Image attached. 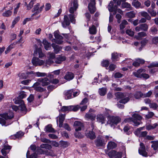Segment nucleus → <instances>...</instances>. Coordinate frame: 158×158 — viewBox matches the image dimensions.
<instances>
[{
    "label": "nucleus",
    "instance_id": "nucleus-1",
    "mask_svg": "<svg viewBox=\"0 0 158 158\" xmlns=\"http://www.w3.org/2000/svg\"><path fill=\"white\" fill-rule=\"evenodd\" d=\"M0 116L1 117V118L0 117V124L2 126H5L8 125L9 124H6L5 120L3 118H4L6 120H7L11 119L14 117L13 113L11 112H9L3 114H0Z\"/></svg>",
    "mask_w": 158,
    "mask_h": 158
},
{
    "label": "nucleus",
    "instance_id": "nucleus-2",
    "mask_svg": "<svg viewBox=\"0 0 158 158\" xmlns=\"http://www.w3.org/2000/svg\"><path fill=\"white\" fill-rule=\"evenodd\" d=\"M108 138L109 137L107 135L99 137L95 140V144L97 147H103L106 145Z\"/></svg>",
    "mask_w": 158,
    "mask_h": 158
},
{
    "label": "nucleus",
    "instance_id": "nucleus-3",
    "mask_svg": "<svg viewBox=\"0 0 158 158\" xmlns=\"http://www.w3.org/2000/svg\"><path fill=\"white\" fill-rule=\"evenodd\" d=\"M69 17L70 18V20L67 15H65L64 17V21L62 22V25L63 27L65 28L67 26H69L70 23V21L73 23H75V17L74 15L72 14H70L69 15Z\"/></svg>",
    "mask_w": 158,
    "mask_h": 158
},
{
    "label": "nucleus",
    "instance_id": "nucleus-4",
    "mask_svg": "<svg viewBox=\"0 0 158 158\" xmlns=\"http://www.w3.org/2000/svg\"><path fill=\"white\" fill-rule=\"evenodd\" d=\"M117 10L118 12L121 15L123 14V11L120 9H117V6L115 5L109 9V12H110V16L109 17V22L112 21L113 19V15H115Z\"/></svg>",
    "mask_w": 158,
    "mask_h": 158
},
{
    "label": "nucleus",
    "instance_id": "nucleus-5",
    "mask_svg": "<svg viewBox=\"0 0 158 158\" xmlns=\"http://www.w3.org/2000/svg\"><path fill=\"white\" fill-rule=\"evenodd\" d=\"M121 118L118 116H109V124H110L111 127L114 128V125H117V124L120 122Z\"/></svg>",
    "mask_w": 158,
    "mask_h": 158
},
{
    "label": "nucleus",
    "instance_id": "nucleus-6",
    "mask_svg": "<svg viewBox=\"0 0 158 158\" xmlns=\"http://www.w3.org/2000/svg\"><path fill=\"white\" fill-rule=\"evenodd\" d=\"M91 126L92 131H90L86 130L85 132V135L87 137L92 139L95 138L96 135L95 133L93 131L94 128V124H91Z\"/></svg>",
    "mask_w": 158,
    "mask_h": 158
},
{
    "label": "nucleus",
    "instance_id": "nucleus-7",
    "mask_svg": "<svg viewBox=\"0 0 158 158\" xmlns=\"http://www.w3.org/2000/svg\"><path fill=\"white\" fill-rule=\"evenodd\" d=\"M95 5V0H90L88 7L89 10L91 14H93L96 10Z\"/></svg>",
    "mask_w": 158,
    "mask_h": 158
},
{
    "label": "nucleus",
    "instance_id": "nucleus-8",
    "mask_svg": "<svg viewBox=\"0 0 158 158\" xmlns=\"http://www.w3.org/2000/svg\"><path fill=\"white\" fill-rule=\"evenodd\" d=\"M55 57V53L49 52L48 54V59L46 61V64L50 65L54 63L53 59Z\"/></svg>",
    "mask_w": 158,
    "mask_h": 158
},
{
    "label": "nucleus",
    "instance_id": "nucleus-9",
    "mask_svg": "<svg viewBox=\"0 0 158 158\" xmlns=\"http://www.w3.org/2000/svg\"><path fill=\"white\" fill-rule=\"evenodd\" d=\"M122 153L121 152H117L115 150H111L109 152V157L113 158H121Z\"/></svg>",
    "mask_w": 158,
    "mask_h": 158
},
{
    "label": "nucleus",
    "instance_id": "nucleus-10",
    "mask_svg": "<svg viewBox=\"0 0 158 158\" xmlns=\"http://www.w3.org/2000/svg\"><path fill=\"white\" fill-rule=\"evenodd\" d=\"M40 6V4L39 3H37L36 5L34 6L33 10L35 12L34 14L32 15L31 16L32 17L38 14L39 13H40L41 11L44 7V5H43L39 7Z\"/></svg>",
    "mask_w": 158,
    "mask_h": 158
},
{
    "label": "nucleus",
    "instance_id": "nucleus-11",
    "mask_svg": "<svg viewBox=\"0 0 158 158\" xmlns=\"http://www.w3.org/2000/svg\"><path fill=\"white\" fill-rule=\"evenodd\" d=\"M54 34L55 38L57 39L56 40L55 42L58 44H61L63 42L62 40L63 37L59 34V32L56 31L54 32Z\"/></svg>",
    "mask_w": 158,
    "mask_h": 158
},
{
    "label": "nucleus",
    "instance_id": "nucleus-12",
    "mask_svg": "<svg viewBox=\"0 0 158 158\" xmlns=\"http://www.w3.org/2000/svg\"><path fill=\"white\" fill-rule=\"evenodd\" d=\"M31 62L33 65L35 66L42 65L44 63L43 60L39 59L38 58L36 57H33Z\"/></svg>",
    "mask_w": 158,
    "mask_h": 158
},
{
    "label": "nucleus",
    "instance_id": "nucleus-13",
    "mask_svg": "<svg viewBox=\"0 0 158 158\" xmlns=\"http://www.w3.org/2000/svg\"><path fill=\"white\" fill-rule=\"evenodd\" d=\"M140 147L139 149V152L140 154L143 156L146 157L147 156V153L145 150V147L143 143H141L140 144Z\"/></svg>",
    "mask_w": 158,
    "mask_h": 158
},
{
    "label": "nucleus",
    "instance_id": "nucleus-14",
    "mask_svg": "<svg viewBox=\"0 0 158 158\" xmlns=\"http://www.w3.org/2000/svg\"><path fill=\"white\" fill-rule=\"evenodd\" d=\"M78 7L77 3L76 1H74L70 3V7L69 10V12L71 13H73Z\"/></svg>",
    "mask_w": 158,
    "mask_h": 158
},
{
    "label": "nucleus",
    "instance_id": "nucleus-15",
    "mask_svg": "<svg viewBox=\"0 0 158 158\" xmlns=\"http://www.w3.org/2000/svg\"><path fill=\"white\" fill-rule=\"evenodd\" d=\"M66 59V57L65 56L61 55H58L56 58L55 57L54 60L56 64H60L62 62L64 61Z\"/></svg>",
    "mask_w": 158,
    "mask_h": 158
},
{
    "label": "nucleus",
    "instance_id": "nucleus-16",
    "mask_svg": "<svg viewBox=\"0 0 158 158\" xmlns=\"http://www.w3.org/2000/svg\"><path fill=\"white\" fill-rule=\"evenodd\" d=\"M38 81L43 86H45L48 85L50 83V81L47 77L44 78H39L38 80Z\"/></svg>",
    "mask_w": 158,
    "mask_h": 158
},
{
    "label": "nucleus",
    "instance_id": "nucleus-17",
    "mask_svg": "<svg viewBox=\"0 0 158 158\" xmlns=\"http://www.w3.org/2000/svg\"><path fill=\"white\" fill-rule=\"evenodd\" d=\"M133 122L134 124V126H138L140 124V123L134 119L133 118H125L123 122L125 123H131Z\"/></svg>",
    "mask_w": 158,
    "mask_h": 158
},
{
    "label": "nucleus",
    "instance_id": "nucleus-18",
    "mask_svg": "<svg viewBox=\"0 0 158 158\" xmlns=\"http://www.w3.org/2000/svg\"><path fill=\"white\" fill-rule=\"evenodd\" d=\"M73 126L76 131L81 130L82 128L84 127L83 124L78 121H76L74 122Z\"/></svg>",
    "mask_w": 158,
    "mask_h": 158
},
{
    "label": "nucleus",
    "instance_id": "nucleus-19",
    "mask_svg": "<svg viewBox=\"0 0 158 158\" xmlns=\"http://www.w3.org/2000/svg\"><path fill=\"white\" fill-rule=\"evenodd\" d=\"M65 114H60L57 118V123L58 124V121L59 123V127H62L63 123L65 119Z\"/></svg>",
    "mask_w": 158,
    "mask_h": 158
},
{
    "label": "nucleus",
    "instance_id": "nucleus-20",
    "mask_svg": "<svg viewBox=\"0 0 158 158\" xmlns=\"http://www.w3.org/2000/svg\"><path fill=\"white\" fill-rule=\"evenodd\" d=\"M11 147L9 146L5 145L4 148L2 150L1 152L4 156H6V154L9 152V150L10 149Z\"/></svg>",
    "mask_w": 158,
    "mask_h": 158
},
{
    "label": "nucleus",
    "instance_id": "nucleus-21",
    "mask_svg": "<svg viewBox=\"0 0 158 158\" xmlns=\"http://www.w3.org/2000/svg\"><path fill=\"white\" fill-rule=\"evenodd\" d=\"M40 84L39 82H36L33 85V87L34 89L38 91L42 92L44 91V89L43 88L40 86Z\"/></svg>",
    "mask_w": 158,
    "mask_h": 158
},
{
    "label": "nucleus",
    "instance_id": "nucleus-22",
    "mask_svg": "<svg viewBox=\"0 0 158 158\" xmlns=\"http://www.w3.org/2000/svg\"><path fill=\"white\" fill-rule=\"evenodd\" d=\"M34 56H38L40 58H41L44 56V54L42 53L41 49L40 48H38L35 50L34 53Z\"/></svg>",
    "mask_w": 158,
    "mask_h": 158
},
{
    "label": "nucleus",
    "instance_id": "nucleus-23",
    "mask_svg": "<svg viewBox=\"0 0 158 158\" xmlns=\"http://www.w3.org/2000/svg\"><path fill=\"white\" fill-rule=\"evenodd\" d=\"M96 119L97 121L103 124L105 123V117L102 114H98L97 115Z\"/></svg>",
    "mask_w": 158,
    "mask_h": 158
},
{
    "label": "nucleus",
    "instance_id": "nucleus-24",
    "mask_svg": "<svg viewBox=\"0 0 158 158\" xmlns=\"http://www.w3.org/2000/svg\"><path fill=\"white\" fill-rule=\"evenodd\" d=\"M135 61L133 63L132 65L135 67H138L139 66L140 64H143L144 60L140 58H137L135 59Z\"/></svg>",
    "mask_w": 158,
    "mask_h": 158
},
{
    "label": "nucleus",
    "instance_id": "nucleus-25",
    "mask_svg": "<svg viewBox=\"0 0 158 158\" xmlns=\"http://www.w3.org/2000/svg\"><path fill=\"white\" fill-rule=\"evenodd\" d=\"M73 92V91L72 90L64 91V94L65 95V98L66 99L71 98L72 97Z\"/></svg>",
    "mask_w": 158,
    "mask_h": 158
},
{
    "label": "nucleus",
    "instance_id": "nucleus-26",
    "mask_svg": "<svg viewBox=\"0 0 158 158\" xmlns=\"http://www.w3.org/2000/svg\"><path fill=\"white\" fill-rule=\"evenodd\" d=\"M134 97L136 99L143 98V94L140 91H137L134 94Z\"/></svg>",
    "mask_w": 158,
    "mask_h": 158
},
{
    "label": "nucleus",
    "instance_id": "nucleus-27",
    "mask_svg": "<svg viewBox=\"0 0 158 158\" xmlns=\"http://www.w3.org/2000/svg\"><path fill=\"white\" fill-rule=\"evenodd\" d=\"M74 78L73 74L71 72H68L65 74L64 78L68 81H70Z\"/></svg>",
    "mask_w": 158,
    "mask_h": 158
},
{
    "label": "nucleus",
    "instance_id": "nucleus-28",
    "mask_svg": "<svg viewBox=\"0 0 158 158\" xmlns=\"http://www.w3.org/2000/svg\"><path fill=\"white\" fill-rule=\"evenodd\" d=\"M158 30L155 26H152L149 29V32L152 35H156L157 33Z\"/></svg>",
    "mask_w": 158,
    "mask_h": 158
},
{
    "label": "nucleus",
    "instance_id": "nucleus-29",
    "mask_svg": "<svg viewBox=\"0 0 158 158\" xmlns=\"http://www.w3.org/2000/svg\"><path fill=\"white\" fill-rule=\"evenodd\" d=\"M23 132L19 131L17 132V133L14 135L11 136V138L12 139H15L16 138L19 139L21 138L23 135Z\"/></svg>",
    "mask_w": 158,
    "mask_h": 158
},
{
    "label": "nucleus",
    "instance_id": "nucleus-30",
    "mask_svg": "<svg viewBox=\"0 0 158 158\" xmlns=\"http://www.w3.org/2000/svg\"><path fill=\"white\" fill-rule=\"evenodd\" d=\"M96 117V115L93 114L87 113L85 116V117L86 118L89 119L92 121L95 120Z\"/></svg>",
    "mask_w": 158,
    "mask_h": 158
},
{
    "label": "nucleus",
    "instance_id": "nucleus-31",
    "mask_svg": "<svg viewBox=\"0 0 158 158\" xmlns=\"http://www.w3.org/2000/svg\"><path fill=\"white\" fill-rule=\"evenodd\" d=\"M52 47L54 49L55 52L57 54L61 49V48L58 45H56L55 44L53 43L52 44Z\"/></svg>",
    "mask_w": 158,
    "mask_h": 158
},
{
    "label": "nucleus",
    "instance_id": "nucleus-32",
    "mask_svg": "<svg viewBox=\"0 0 158 158\" xmlns=\"http://www.w3.org/2000/svg\"><path fill=\"white\" fill-rule=\"evenodd\" d=\"M27 78H29L30 79H31L34 78V77H35V73L33 72V71L28 72L26 73Z\"/></svg>",
    "mask_w": 158,
    "mask_h": 158
},
{
    "label": "nucleus",
    "instance_id": "nucleus-33",
    "mask_svg": "<svg viewBox=\"0 0 158 158\" xmlns=\"http://www.w3.org/2000/svg\"><path fill=\"white\" fill-rule=\"evenodd\" d=\"M122 7L123 8H128L129 10H131L132 9V7H131V5L130 3L126 2L122 3Z\"/></svg>",
    "mask_w": 158,
    "mask_h": 158
},
{
    "label": "nucleus",
    "instance_id": "nucleus-34",
    "mask_svg": "<svg viewBox=\"0 0 158 158\" xmlns=\"http://www.w3.org/2000/svg\"><path fill=\"white\" fill-rule=\"evenodd\" d=\"M43 44L44 45V48L46 50H48L51 48L50 44L48 43L45 39L43 40Z\"/></svg>",
    "mask_w": 158,
    "mask_h": 158
},
{
    "label": "nucleus",
    "instance_id": "nucleus-35",
    "mask_svg": "<svg viewBox=\"0 0 158 158\" xmlns=\"http://www.w3.org/2000/svg\"><path fill=\"white\" fill-rule=\"evenodd\" d=\"M146 36L147 34L145 32L142 31L138 33L136 37L138 39L141 40L142 39V37H144Z\"/></svg>",
    "mask_w": 158,
    "mask_h": 158
},
{
    "label": "nucleus",
    "instance_id": "nucleus-36",
    "mask_svg": "<svg viewBox=\"0 0 158 158\" xmlns=\"http://www.w3.org/2000/svg\"><path fill=\"white\" fill-rule=\"evenodd\" d=\"M140 15H141L144 17L146 19L148 20H150L151 19V16L149 15L146 12L142 11L140 12Z\"/></svg>",
    "mask_w": 158,
    "mask_h": 158
},
{
    "label": "nucleus",
    "instance_id": "nucleus-37",
    "mask_svg": "<svg viewBox=\"0 0 158 158\" xmlns=\"http://www.w3.org/2000/svg\"><path fill=\"white\" fill-rule=\"evenodd\" d=\"M119 54L117 52H113L111 54V59L113 61L118 60L119 58Z\"/></svg>",
    "mask_w": 158,
    "mask_h": 158
},
{
    "label": "nucleus",
    "instance_id": "nucleus-38",
    "mask_svg": "<svg viewBox=\"0 0 158 158\" xmlns=\"http://www.w3.org/2000/svg\"><path fill=\"white\" fill-rule=\"evenodd\" d=\"M45 131L49 132H54L55 131L54 129L52 127V126L50 125H48L45 127Z\"/></svg>",
    "mask_w": 158,
    "mask_h": 158
},
{
    "label": "nucleus",
    "instance_id": "nucleus-39",
    "mask_svg": "<svg viewBox=\"0 0 158 158\" xmlns=\"http://www.w3.org/2000/svg\"><path fill=\"white\" fill-rule=\"evenodd\" d=\"M151 143H152V144L151 146L152 148H153L154 150H156L158 148V141H151Z\"/></svg>",
    "mask_w": 158,
    "mask_h": 158
},
{
    "label": "nucleus",
    "instance_id": "nucleus-40",
    "mask_svg": "<svg viewBox=\"0 0 158 158\" xmlns=\"http://www.w3.org/2000/svg\"><path fill=\"white\" fill-rule=\"evenodd\" d=\"M89 33L91 34H95L96 33V29L94 25L89 27Z\"/></svg>",
    "mask_w": 158,
    "mask_h": 158
},
{
    "label": "nucleus",
    "instance_id": "nucleus-41",
    "mask_svg": "<svg viewBox=\"0 0 158 158\" xmlns=\"http://www.w3.org/2000/svg\"><path fill=\"white\" fill-rule=\"evenodd\" d=\"M70 111V106H63L61 109L60 110V111L61 112H69Z\"/></svg>",
    "mask_w": 158,
    "mask_h": 158
},
{
    "label": "nucleus",
    "instance_id": "nucleus-42",
    "mask_svg": "<svg viewBox=\"0 0 158 158\" xmlns=\"http://www.w3.org/2000/svg\"><path fill=\"white\" fill-rule=\"evenodd\" d=\"M148 42V40L146 38H144L141 42V47L139 48V50L141 51L142 48Z\"/></svg>",
    "mask_w": 158,
    "mask_h": 158
},
{
    "label": "nucleus",
    "instance_id": "nucleus-43",
    "mask_svg": "<svg viewBox=\"0 0 158 158\" xmlns=\"http://www.w3.org/2000/svg\"><path fill=\"white\" fill-rule=\"evenodd\" d=\"M132 117L133 118L137 121V120H140L142 119V117L140 115L137 114H133Z\"/></svg>",
    "mask_w": 158,
    "mask_h": 158
},
{
    "label": "nucleus",
    "instance_id": "nucleus-44",
    "mask_svg": "<svg viewBox=\"0 0 158 158\" xmlns=\"http://www.w3.org/2000/svg\"><path fill=\"white\" fill-rule=\"evenodd\" d=\"M98 93L101 96H103L106 94V89L105 88L99 89Z\"/></svg>",
    "mask_w": 158,
    "mask_h": 158
},
{
    "label": "nucleus",
    "instance_id": "nucleus-45",
    "mask_svg": "<svg viewBox=\"0 0 158 158\" xmlns=\"http://www.w3.org/2000/svg\"><path fill=\"white\" fill-rule=\"evenodd\" d=\"M158 126V124L157 123H155L152 125H148L146 126V129L148 130L154 129Z\"/></svg>",
    "mask_w": 158,
    "mask_h": 158
},
{
    "label": "nucleus",
    "instance_id": "nucleus-46",
    "mask_svg": "<svg viewBox=\"0 0 158 158\" xmlns=\"http://www.w3.org/2000/svg\"><path fill=\"white\" fill-rule=\"evenodd\" d=\"M116 96L118 98L122 99L126 97L127 95L126 94L121 92H118L116 94Z\"/></svg>",
    "mask_w": 158,
    "mask_h": 158
},
{
    "label": "nucleus",
    "instance_id": "nucleus-47",
    "mask_svg": "<svg viewBox=\"0 0 158 158\" xmlns=\"http://www.w3.org/2000/svg\"><path fill=\"white\" fill-rule=\"evenodd\" d=\"M18 76L19 79H27L26 73H20L18 74Z\"/></svg>",
    "mask_w": 158,
    "mask_h": 158
},
{
    "label": "nucleus",
    "instance_id": "nucleus-48",
    "mask_svg": "<svg viewBox=\"0 0 158 158\" xmlns=\"http://www.w3.org/2000/svg\"><path fill=\"white\" fill-rule=\"evenodd\" d=\"M29 151H28L26 154V156L27 158H36L37 155L35 153H34L31 154V155L29 156Z\"/></svg>",
    "mask_w": 158,
    "mask_h": 158
},
{
    "label": "nucleus",
    "instance_id": "nucleus-49",
    "mask_svg": "<svg viewBox=\"0 0 158 158\" xmlns=\"http://www.w3.org/2000/svg\"><path fill=\"white\" fill-rule=\"evenodd\" d=\"M135 14L133 11L128 12L126 14V15L128 17L132 18L135 17Z\"/></svg>",
    "mask_w": 158,
    "mask_h": 158
},
{
    "label": "nucleus",
    "instance_id": "nucleus-50",
    "mask_svg": "<svg viewBox=\"0 0 158 158\" xmlns=\"http://www.w3.org/2000/svg\"><path fill=\"white\" fill-rule=\"evenodd\" d=\"M102 65L106 68V69H108V67L109 65V61L108 60H103L102 63Z\"/></svg>",
    "mask_w": 158,
    "mask_h": 158
},
{
    "label": "nucleus",
    "instance_id": "nucleus-51",
    "mask_svg": "<svg viewBox=\"0 0 158 158\" xmlns=\"http://www.w3.org/2000/svg\"><path fill=\"white\" fill-rule=\"evenodd\" d=\"M80 108L79 105L70 106V111H76L78 110Z\"/></svg>",
    "mask_w": 158,
    "mask_h": 158
},
{
    "label": "nucleus",
    "instance_id": "nucleus-52",
    "mask_svg": "<svg viewBox=\"0 0 158 158\" xmlns=\"http://www.w3.org/2000/svg\"><path fill=\"white\" fill-rule=\"evenodd\" d=\"M130 99L128 97H125L120 100L119 102L120 103L125 104L128 102L129 101Z\"/></svg>",
    "mask_w": 158,
    "mask_h": 158
},
{
    "label": "nucleus",
    "instance_id": "nucleus-53",
    "mask_svg": "<svg viewBox=\"0 0 158 158\" xmlns=\"http://www.w3.org/2000/svg\"><path fill=\"white\" fill-rule=\"evenodd\" d=\"M117 146V144L114 142H109V149L115 148Z\"/></svg>",
    "mask_w": 158,
    "mask_h": 158
},
{
    "label": "nucleus",
    "instance_id": "nucleus-54",
    "mask_svg": "<svg viewBox=\"0 0 158 158\" xmlns=\"http://www.w3.org/2000/svg\"><path fill=\"white\" fill-rule=\"evenodd\" d=\"M142 31H147L148 29V26L146 23H143L140 24Z\"/></svg>",
    "mask_w": 158,
    "mask_h": 158
},
{
    "label": "nucleus",
    "instance_id": "nucleus-55",
    "mask_svg": "<svg viewBox=\"0 0 158 158\" xmlns=\"http://www.w3.org/2000/svg\"><path fill=\"white\" fill-rule=\"evenodd\" d=\"M148 12L152 16L155 17L156 15V12L153 9L149 8L148 10Z\"/></svg>",
    "mask_w": 158,
    "mask_h": 158
},
{
    "label": "nucleus",
    "instance_id": "nucleus-56",
    "mask_svg": "<svg viewBox=\"0 0 158 158\" xmlns=\"http://www.w3.org/2000/svg\"><path fill=\"white\" fill-rule=\"evenodd\" d=\"M12 14V12L10 10H8L4 12L2 15L4 17H8L10 16Z\"/></svg>",
    "mask_w": 158,
    "mask_h": 158
},
{
    "label": "nucleus",
    "instance_id": "nucleus-57",
    "mask_svg": "<svg viewBox=\"0 0 158 158\" xmlns=\"http://www.w3.org/2000/svg\"><path fill=\"white\" fill-rule=\"evenodd\" d=\"M150 108H152L154 110L156 109L158 107V105L157 103L155 102H151L149 105Z\"/></svg>",
    "mask_w": 158,
    "mask_h": 158
},
{
    "label": "nucleus",
    "instance_id": "nucleus-58",
    "mask_svg": "<svg viewBox=\"0 0 158 158\" xmlns=\"http://www.w3.org/2000/svg\"><path fill=\"white\" fill-rule=\"evenodd\" d=\"M128 23L127 21L125 20H123L120 25V29H123L125 27L126 25Z\"/></svg>",
    "mask_w": 158,
    "mask_h": 158
},
{
    "label": "nucleus",
    "instance_id": "nucleus-59",
    "mask_svg": "<svg viewBox=\"0 0 158 158\" xmlns=\"http://www.w3.org/2000/svg\"><path fill=\"white\" fill-rule=\"evenodd\" d=\"M132 4L136 8L139 7L141 5V3L138 1H134L132 3Z\"/></svg>",
    "mask_w": 158,
    "mask_h": 158
},
{
    "label": "nucleus",
    "instance_id": "nucleus-60",
    "mask_svg": "<svg viewBox=\"0 0 158 158\" xmlns=\"http://www.w3.org/2000/svg\"><path fill=\"white\" fill-rule=\"evenodd\" d=\"M60 144L61 146L63 148H66L69 145V144L67 142L64 141H60Z\"/></svg>",
    "mask_w": 158,
    "mask_h": 158
},
{
    "label": "nucleus",
    "instance_id": "nucleus-61",
    "mask_svg": "<svg viewBox=\"0 0 158 158\" xmlns=\"http://www.w3.org/2000/svg\"><path fill=\"white\" fill-rule=\"evenodd\" d=\"M46 74L45 73H40V72H37L35 73V77H41L46 76Z\"/></svg>",
    "mask_w": 158,
    "mask_h": 158
},
{
    "label": "nucleus",
    "instance_id": "nucleus-62",
    "mask_svg": "<svg viewBox=\"0 0 158 158\" xmlns=\"http://www.w3.org/2000/svg\"><path fill=\"white\" fill-rule=\"evenodd\" d=\"M20 19L19 17H16L15 19L13 21L12 23V25H11V27L13 28L14 27L15 25L19 21Z\"/></svg>",
    "mask_w": 158,
    "mask_h": 158
},
{
    "label": "nucleus",
    "instance_id": "nucleus-63",
    "mask_svg": "<svg viewBox=\"0 0 158 158\" xmlns=\"http://www.w3.org/2000/svg\"><path fill=\"white\" fill-rule=\"evenodd\" d=\"M21 104H20L19 108L21 110H24L26 109V107L24 105L23 101H21Z\"/></svg>",
    "mask_w": 158,
    "mask_h": 158
},
{
    "label": "nucleus",
    "instance_id": "nucleus-64",
    "mask_svg": "<svg viewBox=\"0 0 158 158\" xmlns=\"http://www.w3.org/2000/svg\"><path fill=\"white\" fill-rule=\"evenodd\" d=\"M126 33L131 36H133L134 34V32L131 29L127 30L126 31Z\"/></svg>",
    "mask_w": 158,
    "mask_h": 158
}]
</instances>
